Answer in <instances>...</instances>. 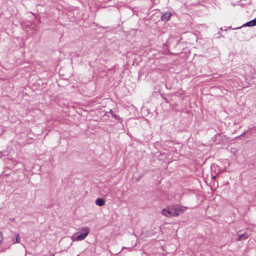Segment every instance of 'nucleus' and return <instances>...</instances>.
<instances>
[{
  "instance_id": "4468645a",
  "label": "nucleus",
  "mask_w": 256,
  "mask_h": 256,
  "mask_svg": "<svg viewBox=\"0 0 256 256\" xmlns=\"http://www.w3.org/2000/svg\"><path fill=\"white\" fill-rule=\"evenodd\" d=\"M255 19H256V18Z\"/></svg>"
},
{
  "instance_id": "7ed1b4c3",
  "label": "nucleus",
  "mask_w": 256,
  "mask_h": 256,
  "mask_svg": "<svg viewBox=\"0 0 256 256\" xmlns=\"http://www.w3.org/2000/svg\"><path fill=\"white\" fill-rule=\"evenodd\" d=\"M162 214L167 217H170L173 216L172 212L166 209H163L162 212Z\"/></svg>"
},
{
  "instance_id": "f8f14e48",
  "label": "nucleus",
  "mask_w": 256,
  "mask_h": 256,
  "mask_svg": "<svg viewBox=\"0 0 256 256\" xmlns=\"http://www.w3.org/2000/svg\"><path fill=\"white\" fill-rule=\"evenodd\" d=\"M110 112L112 114V110H110Z\"/></svg>"
},
{
  "instance_id": "f03ea898",
  "label": "nucleus",
  "mask_w": 256,
  "mask_h": 256,
  "mask_svg": "<svg viewBox=\"0 0 256 256\" xmlns=\"http://www.w3.org/2000/svg\"><path fill=\"white\" fill-rule=\"evenodd\" d=\"M188 209L187 207L181 206H172V210L173 211V216H177L180 214L184 212Z\"/></svg>"
},
{
  "instance_id": "20e7f679",
  "label": "nucleus",
  "mask_w": 256,
  "mask_h": 256,
  "mask_svg": "<svg viewBox=\"0 0 256 256\" xmlns=\"http://www.w3.org/2000/svg\"><path fill=\"white\" fill-rule=\"evenodd\" d=\"M95 204L100 206H103L105 204V201L103 198H98L96 200Z\"/></svg>"
},
{
  "instance_id": "9d476101",
  "label": "nucleus",
  "mask_w": 256,
  "mask_h": 256,
  "mask_svg": "<svg viewBox=\"0 0 256 256\" xmlns=\"http://www.w3.org/2000/svg\"><path fill=\"white\" fill-rule=\"evenodd\" d=\"M112 116L114 117L116 119V120H119L120 119V118L118 116L116 115V114H112Z\"/></svg>"
},
{
  "instance_id": "ddd939ff",
  "label": "nucleus",
  "mask_w": 256,
  "mask_h": 256,
  "mask_svg": "<svg viewBox=\"0 0 256 256\" xmlns=\"http://www.w3.org/2000/svg\"><path fill=\"white\" fill-rule=\"evenodd\" d=\"M216 176H213V178H214H214H216Z\"/></svg>"
},
{
  "instance_id": "9b49d317",
  "label": "nucleus",
  "mask_w": 256,
  "mask_h": 256,
  "mask_svg": "<svg viewBox=\"0 0 256 256\" xmlns=\"http://www.w3.org/2000/svg\"><path fill=\"white\" fill-rule=\"evenodd\" d=\"M252 23H253L254 25L256 26V19H254V20H252Z\"/></svg>"
},
{
  "instance_id": "0eeeda50",
  "label": "nucleus",
  "mask_w": 256,
  "mask_h": 256,
  "mask_svg": "<svg viewBox=\"0 0 256 256\" xmlns=\"http://www.w3.org/2000/svg\"><path fill=\"white\" fill-rule=\"evenodd\" d=\"M12 243L13 244H16V243H20V236L19 234H17L16 235V240H14L12 238Z\"/></svg>"
},
{
  "instance_id": "423d86ee",
  "label": "nucleus",
  "mask_w": 256,
  "mask_h": 256,
  "mask_svg": "<svg viewBox=\"0 0 256 256\" xmlns=\"http://www.w3.org/2000/svg\"><path fill=\"white\" fill-rule=\"evenodd\" d=\"M171 16L170 13H166L162 16V20L163 21L166 22L170 20Z\"/></svg>"
},
{
  "instance_id": "f257e3e1",
  "label": "nucleus",
  "mask_w": 256,
  "mask_h": 256,
  "mask_svg": "<svg viewBox=\"0 0 256 256\" xmlns=\"http://www.w3.org/2000/svg\"><path fill=\"white\" fill-rule=\"evenodd\" d=\"M81 230L84 232L76 236H72V239L73 240L80 241L85 238L90 232V229L88 227H83L82 228Z\"/></svg>"
},
{
  "instance_id": "1a4fd4ad",
  "label": "nucleus",
  "mask_w": 256,
  "mask_h": 256,
  "mask_svg": "<svg viewBox=\"0 0 256 256\" xmlns=\"http://www.w3.org/2000/svg\"><path fill=\"white\" fill-rule=\"evenodd\" d=\"M3 240V236L2 235V233L0 232V244L2 243Z\"/></svg>"
},
{
  "instance_id": "39448f33",
  "label": "nucleus",
  "mask_w": 256,
  "mask_h": 256,
  "mask_svg": "<svg viewBox=\"0 0 256 256\" xmlns=\"http://www.w3.org/2000/svg\"><path fill=\"white\" fill-rule=\"evenodd\" d=\"M248 236L246 233H244L238 236L236 240L240 241L244 240H246L248 238Z\"/></svg>"
},
{
  "instance_id": "6e6552de",
  "label": "nucleus",
  "mask_w": 256,
  "mask_h": 256,
  "mask_svg": "<svg viewBox=\"0 0 256 256\" xmlns=\"http://www.w3.org/2000/svg\"><path fill=\"white\" fill-rule=\"evenodd\" d=\"M244 26H254L252 23V20L251 21H250L248 22H247L244 25Z\"/></svg>"
}]
</instances>
